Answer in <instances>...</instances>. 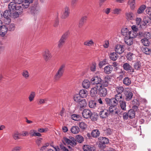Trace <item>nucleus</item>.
<instances>
[{
    "mask_svg": "<svg viewBox=\"0 0 151 151\" xmlns=\"http://www.w3.org/2000/svg\"><path fill=\"white\" fill-rule=\"evenodd\" d=\"M106 60V59H105L100 62L99 65L100 68H101L103 65H105L107 64Z\"/></svg>",
    "mask_w": 151,
    "mask_h": 151,
    "instance_id": "obj_60",
    "label": "nucleus"
},
{
    "mask_svg": "<svg viewBox=\"0 0 151 151\" xmlns=\"http://www.w3.org/2000/svg\"><path fill=\"white\" fill-rule=\"evenodd\" d=\"M65 65L63 64L59 68L57 72L53 77V79L55 81H59L63 76L65 70Z\"/></svg>",
    "mask_w": 151,
    "mask_h": 151,
    "instance_id": "obj_1",
    "label": "nucleus"
},
{
    "mask_svg": "<svg viewBox=\"0 0 151 151\" xmlns=\"http://www.w3.org/2000/svg\"><path fill=\"white\" fill-rule=\"evenodd\" d=\"M47 129L45 128H39L38 129V131L39 133H43L47 132Z\"/></svg>",
    "mask_w": 151,
    "mask_h": 151,
    "instance_id": "obj_64",
    "label": "nucleus"
},
{
    "mask_svg": "<svg viewBox=\"0 0 151 151\" xmlns=\"http://www.w3.org/2000/svg\"><path fill=\"white\" fill-rule=\"evenodd\" d=\"M113 68L111 65H109L105 66L104 68V72L107 74H109L113 71Z\"/></svg>",
    "mask_w": 151,
    "mask_h": 151,
    "instance_id": "obj_18",
    "label": "nucleus"
},
{
    "mask_svg": "<svg viewBox=\"0 0 151 151\" xmlns=\"http://www.w3.org/2000/svg\"><path fill=\"white\" fill-rule=\"evenodd\" d=\"M83 148L84 151H94L95 149L94 146L88 145H84Z\"/></svg>",
    "mask_w": 151,
    "mask_h": 151,
    "instance_id": "obj_16",
    "label": "nucleus"
},
{
    "mask_svg": "<svg viewBox=\"0 0 151 151\" xmlns=\"http://www.w3.org/2000/svg\"><path fill=\"white\" fill-rule=\"evenodd\" d=\"M141 42L142 44L145 46H148L150 44L148 39L143 38L141 40Z\"/></svg>",
    "mask_w": 151,
    "mask_h": 151,
    "instance_id": "obj_45",
    "label": "nucleus"
},
{
    "mask_svg": "<svg viewBox=\"0 0 151 151\" xmlns=\"http://www.w3.org/2000/svg\"><path fill=\"white\" fill-rule=\"evenodd\" d=\"M124 93L125 96V99L127 101L130 100L133 96V93L129 91L125 90L124 91Z\"/></svg>",
    "mask_w": 151,
    "mask_h": 151,
    "instance_id": "obj_14",
    "label": "nucleus"
},
{
    "mask_svg": "<svg viewBox=\"0 0 151 151\" xmlns=\"http://www.w3.org/2000/svg\"><path fill=\"white\" fill-rule=\"evenodd\" d=\"M22 74L23 76L26 79H27L29 76V73L27 70H24Z\"/></svg>",
    "mask_w": 151,
    "mask_h": 151,
    "instance_id": "obj_52",
    "label": "nucleus"
},
{
    "mask_svg": "<svg viewBox=\"0 0 151 151\" xmlns=\"http://www.w3.org/2000/svg\"><path fill=\"white\" fill-rule=\"evenodd\" d=\"M115 51L119 54H121L124 51L123 46L120 45H116L115 47Z\"/></svg>",
    "mask_w": 151,
    "mask_h": 151,
    "instance_id": "obj_13",
    "label": "nucleus"
},
{
    "mask_svg": "<svg viewBox=\"0 0 151 151\" xmlns=\"http://www.w3.org/2000/svg\"><path fill=\"white\" fill-rule=\"evenodd\" d=\"M99 117V114L96 112H92L90 118L93 121H97Z\"/></svg>",
    "mask_w": 151,
    "mask_h": 151,
    "instance_id": "obj_23",
    "label": "nucleus"
},
{
    "mask_svg": "<svg viewBox=\"0 0 151 151\" xmlns=\"http://www.w3.org/2000/svg\"><path fill=\"white\" fill-rule=\"evenodd\" d=\"M99 88L95 86L92 88L90 91V94L91 96L94 97L97 95Z\"/></svg>",
    "mask_w": 151,
    "mask_h": 151,
    "instance_id": "obj_20",
    "label": "nucleus"
},
{
    "mask_svg": "<svg viewBox=\"0 0 151 151\" xmlns=\"http://www.w3.org/2000/svg\"><path fill=\"white\" fill-rule=\"evenodd\" d=\"M110 79V77L109 76H106L103 80L101 79L99 88L107 86L109 85V81Z\"/></svg>",
    "mask_w": 151,
    "mask_h": 151,
    "instance_id": "obj_8",
    "label": "nucleus"
},
{
    "mask_svg": "<svg viewBox=\"0 0 151 151\" xmlns=\"http://www.w3.org/2000/svg\"><path fill=\"white\" fill-rule=\"evenodd\" d=\"M70 9L68 7L66 6L64 8L63 14L62 15V18L63 19H65L68 17L69 15Z\"/></svg>",
    "mask_w": 151,
    "mask_h": 151,
    "instance_id": "obj_19",
    "label": "nucleus"
},
{
    "mask_svg": "<svg viewBox=\"0 0 151 151\" xmlns=\"http://www.w3.org/2000/svg\"><path fill=\"white\" fill-rule=\"evenodd\" d=\"M8 31L7 26L4 25H3L0 29V35L2 36H4L6 33Z\"/></svg>",
    "mask_w": 151,
    "mask_h": 151,
    "instance_id": "obj_22",
    "label": "nucleus"
},
{
    "mask_svg": "<svg viewBox=\"0 0 151 151\" xmlns=\"http://www.w3.org/2000/svg\"><path fill=\"white\" fill-rule=\"evenodd\" d=\"M129 117L128 113L125 112L123 114V117L124 120H127Z\"/></svg>",
    "mask_w": 151,
    "mask_h": 151,
    "instance_id": "obj_63",
    "label": "nucleus"
},
{
    "mask_svg": "<svg viewBox=\"0 0 151 151\" xmlns=\"http://www.w3.org/2000/svg\"><path fill=\"white\" fill-rule=\"evenodd\" d=\"M144 38L149 39L151 38V34L149 32H144Z\"/></svg>",
    "mask_w": 151,
    "mask_h": 151,
    "instance_id": "obj_59",
    "label": "nucleus"
},
{
    "mask_svg": "<svg viewBox=\"0 0 151 151\" xmlns=\"http://www.w3.org/2000/svg\"><path fill=\"white\" fill-rule=\"evenodd\" d=\"M99 140L100 142L99 145L103 146L105 144H107L109 142V139L105 137H100L99 138Z\"/></svg>",
    "mask_w": 151,
    "mask_h": 151,
    "instance_id": "obj_12",
    "label": "nucleus"
},
{
    "mask_svg": "<svg viewBox=\"0 0 151 151\" xmlns=\"http://www.w3.org/2000/svg\"><path fill=\"white\" fill-rule=\"evenodd\" d=\"M146 6L145 5H141L137 10V13L138 14H140L143 13L145 9Z\"/></svg>",
    "mask_w": 151,
    "mask_h": 151,
    "instance_id": "obj_48",
    "label": "nucleus"
},
{
    "mask_svg": "<svg viewBox=\"0 0 151 151\" xmlns=\"http://www.w3.org/2000/svg\"><path fill=\"white\" fill-rule=\"evenodd\" d=\"M101 78L100 77L95 76L93 77L91 80V83L93 85H96L95 86L99 88Z\"/></svg>",
    "mask_w": 151,
    "mask_h": 151,
    "instance_id": "obj_9",
    "label": "nucleus"
},
{
    "mask_svg": "<svg viewBox=\"0 0 151 151\" xmlns=\"http://www.w3.org/2000/svg\"><path fill=\"white\" fill-rule=\"evenodd\" d=\"M60 148L61 151H69L68 149L62 144H61L60 145Z\"/></svg>",
    "mask_w": 151,
    "mask_h": 151,
    "instance_id": "obj_62",
    "label": "nucleus"
},
{
    "mask_svg": "<svg viewBox=\"0 0 151 151\" xmlns=\"http://www.w3.org/2000/svg\"><path fill=\"white\" fill-rule=\"evenodd\" d=\"M69 34V31H67L62 35L58 42V47L59 48H61L63 46Z\"/></svg>",
    "mask_w": 151,
    "mask_h": 151,
    "instance_id": "obj_4",
    "label": "nucleus"
},
{
    "mask_svg": "<svg viewBox=\"0 0 151 151\" xmlns=\"http://www.w3.org/2000/svg\"><path fill=\"white\" fill-rule=\"evenodd\" d=\"M79 94L82 98L86 97L87 95V91L85 90H81L80 91Z\"/></svg>",
    "mask_w": 151,
    "mask_h": 151,
    "instance_id": "obj_42",
    "label": "nucleus"
},
{
    "mask_svg": "<svg viewBox=\"0 0 151 151\" xmlns=\"http://www.w3.org/2000/svg\"><path fill=\"white\" fill-rule=\"evenodd\" d=\"M17 3L13 2H10L8 5L9 10L11 12H16L18 11H21L22 7L19 4H17Z\"/></svg>",
    "mask_w": 151,
    "mask_h": 151,
    "instance_id": "obj_2",
    "label": "nucleus"
},
{
    "mask_svg": "<svg viewBox=\"0 0 151 151\" xmlns=\"http://www.w3.org/2000/svg\"><path fill=\"white\" fill-rule=\"evenodd\" d=\"M80 128L82 129H85L87 127V125L83 122H80L78 124Z\"/></svg>",
    "mask_w": 151,
    "mask_h": 151,
    "instance_id": "obj_55",
    "label": "nucleus"
},
{
    "mask_svg": "<svg viewBox=\"0 0 151 151\" xmlns=\"http://www.w3.org/2000/svg\"><path fill=\"white\" fill-rule=\"evenodd\" d=\"M118 56L116 52H112L110 53L109 58L111 60L113 61H115L117 60Z\"/></svg>",
    "mask_w": 151,
    "mask_h": 151,
    "instance_id": "obj_31",
    "label": "nucleus"
},
{
    "mask_svg": "<svg viewBox=\"0 0 151 151\" xmlns=\"http://www.w3.org/2000/svg\"><path fill=\"white\" fill-rule=\"evenodd\" d=\"M81 96L79 94H76L73 97V99L75 101L77 102H79L81 99Z\"/></svg>",
    "mask_w": 151,
    "mask_h": 151,
    "instance_id": "obj_54",
    "label": "nucleus"
},
{
    "mask_svg": "<svg viewBox=\"0 0 151 151\" xmlns=\"http://www.w3.org/2000/svg\"><path fill=\"white\" fill-rule=\"evenodd\" d=\"M32 2H30L29 1L25 0L24 2L22 4V7L24 9H27L29 6V4L32 3Z\"/></svg>",
    "mask_w": 151,
    "mask_h": 151,
    "instance_id": "obj_43",
    "label": "nucleus"
},
{
    "mask_svg": "<svg viewBox=\"0 0 151 151\" xmlns=\"http://www.w3.org/2000/svg\"><path fill=\"white\" fill-rule=\"evenodd\" d=\"M117 109L116 106L109 107V108L108 111H109V113H110L113 114Z\"/></svg>",
    "mask_w": 151,
    "mask_h": 151,
    "instance_id": "obj_57",
    "label": "nucleus"
},
{
    "mask_svg": "<svg viewBox=\"0 0 151 151\" xmlns=\"http://www.w3.org/2000/svg\"><path fill=\"white\" fill-rule=\"evenodd\" d=\"M12 136L13 138L15 140L20 139V136H21V134L17 131L14 132Z\"/></svg>",
    "mask_w": 151,
    "mask_h": 151,
    "instance_id": "obj_40",
    "label": "nucleus"
},
{
    "mask_svg": "<svg viewBox=\"0 0 151 151\" xmlns=\"http://www.w3.org/2000/svg\"><path fill=\"white\" fill-rule=\"evenodd\" d=\"M88 105L90 108L94 109L96 106V103L95 101L91 100L89 102Z\"/></svg>",
    "mask_w": 151,
    "mask_h": 151,
    "instance_id": "obj_44",
    "label": "nucleus"
},
{
    "mask_svg": "<svg viewBox=\"0 0 151 151\" xmlns=\"http://www.w3.org/2000/svg\"><path fill=\"white\" fill-rule=\"evenodd\" d=\"M69 138L70 139H69L66 137H64L63 139L62 140V142L64 145L67 144L72 146L76 145L77 142L76 139L72 137H70Z\"/></svg>",
    "mask_w": 151,
    "mask_h": 151,
    "instance_id": "obj_3",
    "label": "nucleus"
},
{
    "mask_svg": "<svg viewBox=\"0 0 151 151\" xmlns=\"http://www.w3.org/2000/svg\"><path fill=\"white\" fill-rule=\"evenodd\" d=\"M104 109H102L99 111V115L100 118L101 119L107 118L109 114L108 110L105 109L104 107Z\"/></svg>",
    "mask_w": 151,
    "mask_h": 151,
    "instance_id": "obj_6",
    "label": "nucleus"
},
{
    "mask_svg": "<svg viewBox=\"0 0 151 151\" xmlns=\"http://www.w3.org/2000/svg\"><path fill=\"white\" fill-rule=\"evenodd\" d=\"M120 106L121 109L123 111H126V102L124 101H120L119 102Z\"/></svg>",
    "mask_w": 151,
    "mask_h": 151,
    "instance_id": "obj_35",
    "label": "nucleus"
},
{
    "mask_svg": "<svg viewBox=\"0 0 151 151\" xmlns=\"http://www.w3.org/2000/svg\"><path fill=\"white\" fill-rule=\"evenodd\" d=\"M40 12V9L38 7H36L33 8L31 10L32 14L34 15H36L38 14Z\"/></svg>",
    "mask_w": 151,
    "mask_h": 151,
    "instance_id": "obj_41",
    "label": "nucleus"
},
{
    "mask_svg": "<svg viewBox=\"0 0 151 151\" xmlns=\"http://www.w3.org/2000/svg\"><path fill=\"white\" fill-rule=\"evenodd\" d=\"M91 113L90 110L88 109H85L83 110L82 114L84 118L87 119L90 118Z\"/></svg>",
    "mask_w": 151,
    "mask_h": 151,
    "instance_id": "obj_15",
    "label": "nucleus"
},
{
    "mask_svg": "<svg viewBox=\"0 0 151 151\" xmlns=\"http://www.w3.org/2000/svg\"><path fill=\"white\" fill-rule=\"evenodd\" d=\"M129 31L127 28L126 27H124L121 30V32L122 35L126 37L128 36V34H129Z\"/></svg>",
    "mask_w": 151,
    "mask_h": 151,
    "instance_id": "obj_34",
    "label": "nucleus"
},
{
    "mask_svg": "<svg viewBox=\"0 0 151 151\" xmlns=\"http://www.w3.org/2000/svg\"><path fill=\"white\" fill-rule=\"evenodd\" d=\"M100 134L99 131L98 129L93 130L91 133L92 136L94 137H97L99 136Z\"/></svg>",
    "mask_w": 151,
    "mask_h": 151,
    "instance_id": "obj_39",
    "label": "nucleus"
},
{
    "mask_svg": "<svg viewBox=\"0 0 151 151\" xmlns=\"http://www.w3.org/2000/svg\"><path fill=\"white\" fill-rule=\"evenodd\" d=\"M87 105V103L85 99H81L78 103V106L81 109H83Z\"/></svg>",
    "mask_w": 151,
    "mask_h": 151,
    "instance_id": "obj_27",
    "label": "nucleus"
},
{
    "mask_svg": "<svg viewBox=\"0 0 151 151\" xmlns=\"http://www.w3.org/2000/svg\"><path fill=\"white\" fill-rule=\"evenodd\" d=\"M124 40L125 43L128 46H131L133 44V39L128 36L125 37L124 39Z\"/></svg>",
    "mask_w": 151,
    "mask_h": 151,
    "instance_id": "obj_24",
    "label": "nucleus"
},
{
    "mask_svg": "<svg viewBox=\"0 0 151 151\" xmlns=\"http://www.w3.org/2000/svg\"><path fill=\"white\" fill-rule=\"evenodd\" d=\"M29 134L30 136L33 137H41L42 136V134L41 133L37 132V131L34 129H32L29 131Z\"/></svg>",
    "mask_w": 151,
    "mask_h": 151,
    "instance_id": "obj_17",
    "label": "nucleus"
},
{
    "mask_svg": "<svg viewBox=\"0 0 151 151\" xmlns=\"http://www.w3.org/2000/svg\"><path fill=\"white\" fill-rule=\"evenodd\" d=\"M137 32H134V31H129V34H128V37L132 38H135L137 35Z\"/></svg>",
    "mask_w": 151,
    "mask_h": 151,
    "instance_id": "obj_38",
    "label": "nucleus"
},
{
    "mask_svg": "<svg viewBox=\"0 0 151 151\" xmlns=\"http://www.w3.org/2000/svg\"><path fill=\"white\" fill-rule=\"evenodd\" d=\"M9 23L7 24H8L7 26L8 30L10 31L14 30L15 28V26L14 24L12 23L10 24H9Z\"/></svg>",
    "mask_w": 151,
    "mask_h": 151,
    "instance_id": "obj_36",
    "label": "nucleus"
},
{
    "mask_svg": "<svg viewBox=\"0 0 151 151\" xmlns=\"http://www.w3.org/2000/svg\"><path fill=\"white\" fill-rule=\"evenodd\" d=\"M134 55L133 53L129 52L127 54V59L129 61H132L133 60V57Z\"/></svg>",
    "mask_w": 151,
    "mask_h": 151,
    "instance_id": "obj_58",
    "label": "nucleus"
},
{
    "mask_svg": "<svg viewBox=\"0 0 151 151\" xmlns=\"http://www.w3.org/2000/svg\"><path fill=\"white\" fill-rule=\"evenodd\" d=\"M87 17L86 16H83L81 17L79 22L78 24L79 27H81L83 26L84 23L86 21Z\"/></svg>",
    "mask_w": 151,
    "mask_h": 151,
    "instance_id": "obj_29",
    "label": "nucleus"
},
{
    "mask_svg": "<svg viewBox=\"0 0 151 151\" xmlns=\"http://www.w3.org/2000/svg\"><path fill=\"white\" fill-rule=\"evenodd\" d=\"M12 15V12L9 10H6L3 12L4 23L5 24H8L11 22L10 17Z\"/></svg>",
    "mask_w": 151,
    "mask_h": 151,
    "instance_id": "obj_5",
    "label": "nucleus"
},
{
    "mask_svg": "<svg viewBox=\"0 0 151 151\" xmlns=\"http://www.w3.org/2000/svg\"><path fill=\"white\" fill-rule=\"evenodd\" d=\"M142 50L143 52L146 55H149L151 53V50L147 47H143Z\"/></svg>",
    "mask_w": 151,
    "mask_h": 151,
    "instance_id": "obj_47",
    "label": "nucleus"
},
{
    "mask_svg": "<svg viewBox=\"0 0 151 151\" xmlns=\"http://www.w3.org/2000/svg\"><path fill=\"white\" fill-rule=\"evenodd\" d=\"M43 57L46 61L50 60L52 57V55L49 50L47 49L43 52Z\"/></svg>",
    "mask_w": 151,
    "mask_h": 151,
    "instance_id": "obj_11",
    "label": "nucleus"
},
{
    "mask_svg": "<svg viewBox=\"0 0 151 151\" xmlns=\"http://www.w3.org/2000/svg\"><path fill=\"white\" fill-rule=\"evenodd\" d=\"M128 4L130 5L131 9H134L135 8L136 5L135 0H129L128 1Z\"/></svg>",
    "mask_w": 151,
    "mask_h": 151,
    "instance_id": "obj_33",
    "label": "nucleus"
},
{
    "mask_svg": "<svg viewBox=\"0 0 151 151\" xmlns=\"http://www.w3.org/2000/svg\"><path fill=\"white\" fill-rule=\"evenodd\" d=\"M71 132L74 134H77L79 132L80 130L78 126H72L70 129Z\"/></svg>",
    "mask_w": 151,
    "mask_h": 151,
    "instance_id": "obj_26",
    "label": "nucleus"
},
{
    "mask_svg": "<svg viewBox=\"0 0 151 151\" xmlns=\"http://www.w3.org/2000/svg\"><path fill=\"white\" fill-rule=\"evenodd\" d=\"M91 82L88 80H85L83 81L82 83L83 87L87 89L90 86Z\"/></svg>",
    "mask_w": 151,
    "mask_h": 151,
    "instance_id": "obj_28",
    "label": "nucleus"
},
{
    "mask_svg": "<svg viewBox=\"0 0 151 151\" xmlns=\"http://www.w3.org/2000/svg\"><path fill=\"white\" fill-rule=\"evenodd\" d=\"M134 67L136 70L139 69L141 67V65L140 62L139 61H137L135 62L134 63Z\"/></svg>",
    "mask_w": 151,
    "mask_h": 151,
    "instance_id": "obj_53",
    "label": "nucleus"
},
{
    "mask_svg": "<svg viewBox=\"0 0 151 151\" xmlns=\"http://www.w3.org/2000/svg\"><path fill=\"white\" fill-rule=\"evenodd\" d=\"M128 114L129 117L131 119L134 117L135 112L132 109H130L128 112Z\"/></svg>",
    "mask_w": 151,
    "mask_h": 151,
    "instance_id": "obj_37",
    "label": "nucleus"
},
{
    "mask_svg": "<svg viewBox=\"0 0 151 151\" xmlns=\"http://www.w3.org/2000/svg\"><path fill=\"white\" fill-rule=\"evenodd\" d=\"M123 68L126 71H127L130 74H132L134 72V69L128 63H126L123 64Z\"/></svg>",
    "mask_w": 151,
    "mask_h": 151,
    "instance_id": "obj_10",
    "label": "nucleus"
},
{
    "mask_svg": "<svg viewBox=\"0 0 151 151\" xmlns=\"http://www.w3.org/2000/svg\"><path fill=\"white\" fill-rule=\"evenodd\" d=\"M123 82V84L126 86H128L131 84L132 81L130 78L128 77H126L124 78Z\"/></svg>",
    "mask_w": 151,
    "mask_h": 151,
    "instance_id": "obj_25",
    "label": "nucleus"
},
{
    "mask_svg": "<svg viewBox=\"0 0 151 151\" xmlns=\"http://www.w3.org/2000/svg\"><path fill=\"white\" fill-rule=\"evenodd\" d=\"M121 11V9H120L115 8L113 10V13L115 14H119Z\"/></svg>",
    "mask_w": 151,
    "mask_h": 151,
    "instance_id": "obj_61",
    "label": "nucleus"
},
{
    "mask_svg": "<svg viewBox=\"0 0 151 151\" xmlns=\"http://www.w3.org/2000/svg\"><path fill=\"white\" fill-rule=\"evenodd\" d=\"M124 90V88L122 86H117L116 88V91L117 93L121 94L122 93Z\"/></svg>",
    "mask_w": 151,
    "mask_h": 151,
    "instance_id": "obj_56",
    "label": "nucleus"
},
{
    "mask_svg": "<svg viewBox=\"0 0 151 151\" xmlns=\"http://www.w3.org/2000/svg\"><path fill=\"white\" fill-rule=\"evenodd\" d=\"M35 96V93L34 91H31L28 97L29 100L30 101H33Z\"/></svg>",
    "mask_w": 151,
    "mask_h": 151,
    "instance_id": "obj_50",
    "label": "nucleus"
},
{
    "mask_svg": "<svg viewBox=\"0 0 151 151\" xmlns=\"http://www.w3.org/2000/svg\"><path fill=\"white\" fill-rule=\"evenodd\" d=\"M94 43L92 40H88L83 42V45L86 46L90 47L92 46Z\"/></svg>",
    "mask_w": 151,
    "mask_h": 151,
    "instance_id": "obj_32",
    "label": "nucleus"
},
{
    "mask_svg": "<svg viewBox=\"0 0 151 151\" xmlns=\"http://www.w3.org/2000/svg\"><path fill=\"white\" fill-rule=\"evenodd\" d=\"M81 118V116L78 114H73L71 116V119L75 121H78Z\"/></svg>",
    "mask_w": 151,
    "mask_h": 151,
    "instance_id": "obj_49",
    "label": "nucleus"
},
{
    "mask_svg": "<svg viewBox=\"0 0 151 151\" xmlns=\"http://www.w3.org/2000/svg\"><path fill=\"white\" fill-rule=\"evenodd\" d=\"M76 140L79 143H81L84 141V138L82 136L80 135H77L76 136Z\"/></svg>",
    "mask_w": 151,
    "mask_h": 151,
    "instance_id": "obj_46",
    "label": "nucleus"
},
{
    "mask_svg": "<svg viewBox=\"0 0 151 151\" xmlns=\"http://www.w3.org/2000/svg\"><path fill=\"white\" fill-rule=\"evenodd\" d=\"M133 13L132 12H129L125 14L127 19L128 20H132L133 19Z\"/></svg>",
    "mask_w": 151,
    "mask_h": 151,
    "instance_id": "obj_51",
    "label": "nucleus"
},
{
    "mask_svg": "<svg viewBox=\"0 0 151 151\" xmlns=\"http://www.w3.org/2000/svg\"><path fill=\"white\" fill-rule=\"evenodd\" d=\"M99 94L101 96H105L107 94V90L105 88H99Z\"/></svg>",
    "mask_w": 151,
    "mask_h": 151,
    "instance_id": "obj_21",
    "label": "nucleus"
},
{
    "mask_svg": "<svg viewBox=\"0 0 151 151\" xmlns=\"http://www.w3.org/2000/svg\"><path fill=\"white\" fill-rule=\"evenodd\" d=\"M114 98L118 104L119 102L120 101H122L121 100L122 98V94L117 93L115 95L114 97Z\"/></svg>",
    "mask_w": 151,
    "mask_h": 151,
    "instance_id": "obj_30",
    "label": "nucleus"
},
{
    "mask_svg": "<svg viewBox=\"0 0 151 151\" xmlns=\"http://www.w3.org/2000/svg\"><path fill=\"white\" fill-rule=\"evenodd\" d=\"M105 100L106 104L109 107L116 106L118 105L114 98L111 99L106 98L105 99Z\"/></svg>",
    "mask_w": 151,
    "mask_h": 151,
    "instance_id": "obj_7",
    "label": "nucleus"
}]
</instances>
